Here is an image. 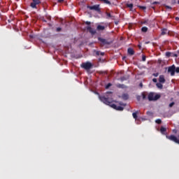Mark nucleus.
I'll use <instances>...</instances> for the list:
<instances>
[{
	"instance_id": "1",
	"label": "nucleus",
	"mask_w": 179,
	"mask_h": 179,
	"mask_svg": "<svg viewBox=\"0 0 179 179\" xmlns=\"http://www.w3.org/2000/svg\"><path fill=\"white\" fill-rule=\"evenodd\" d=\"M99 100H101L104 104H106V106H110L112 108H114V110H117V111L124 110V107L117 106L114 103L111 104V103L113 101V92H107L105 96H99Z\"/></svg>"
},
{
	"instance_id": "2",
	"label": "nucleus",
	"mask_w": 179,
	"mask_h": 179,
	"mask_svg": "<svg viewBox=\"0 0 179 179\" xmlns=\"http://www.w3.org/2000/svg\"><path fill=\"white\" fill-rule=\"evenodd\" d=\"M98 41L99 43L100 47H107V45H110L113 43V41L101 37H98Z\"/></svg>"
},
{
	"instance_id": "3",
	"label": "nucleus",
	"mask_w": 179,
	"mask_h": 179,
	"mask_svg": "<svg viewBox=\"0 0 179 179\" xmlns=\"http://www.w3.org/2000/svg\"><path fill=\"white\" fill-rule=\"evenodd\" d=\"M162 97V95L159 94H156L155 92H150L148 95V99L149 101H156Z\"/></svg>"
},
{
	"instance_id": "4",
	"label": "nucleus",
	"mask_w": 179,
	"mask_h": 179,
	"mask_svg": "<svg viewBox=\"0 0 179 179\" xmlns=\"http://www.w3.org/2000/svg\"><path fill=\"white\" fill-rule=\"evenodd\" d=\"M87 9H90V10H95V12H97L99 15H101V10H100V4H96L94 6H87Z\"/></svg>"
},
{
	"instance_id": "5",
	"label": "nucleus",
	"mask_w": 179,
	"mask_h": 179,
	"mask_svg": "<svg viewBox=\"0 0 179 179\" xmlns=\"http://www.w3.org/2000/svg\"><path fill=\"white\" fill-rule=\"evenodd\" d=\"M81 68L85 69L86 71H89V69H92L93 68V64L90 62H83L80 65Z\"/></svg>"
},
{
	"instance_id": "6",
	"label": "nucleus",
	"mask_w": 179,
	"mask_h": 179,
	"mask_svg": "<svg viewBox=\"0 0 179 179\" xmlns=\"http://www.w3.org/2000/svg\"><path fill=\"white\" fill-rule=\"evenodd\" d=\"M166 139H169V141H171L172 142H175V143H178L179 145V140L177 138V137L174 135L171 136H166Z\"/></svg>"
},
{
	"instance_id": "7",
	"label": "nucleus",
	"mask_w": 179,
	"mask_h": 179,
	"mask_svg": "<svg viewBox=\"0 0 179 179\" xmlns=\"http://www.w3.org/2000/svg\"><path fill=\"white\" fill-rule=\"evenodd\" d=\"M169 73H171V76H174L176 75V66L172 65L168 68Z\"/></svg>"
},
{
	"instance_id": "8",
	"label": "nucleus",
	"mask_w": 179,
	"mask_h": 179,
	"mask_svg": "<svg viewBox=\"0 0 179 179\" xmlns=\"http://www.w3.org/2000/svg\"><path fill=\"white\" fill-rule=\"evenodd\" d=\"M40 3H41V1H34L30 3V6L34 9H37V5H40Z\"/></svg>"
},
{
	"instance_id": "9",
	"label": "nucleus",
	"mask_w": 179,
	"mask_h": 179,
	"mask_svg": "<svg viewBox=\"0 0 179 179\" xmlns=\"http://www.w3.org/2000/svg\"><path fill=\"white\" fill-rule=\"evenodd\" d=\"M94 55L95 57H99V55H101L103 57L104 56V52L94 50Z\"/></svg>"
},
{
	"instance_id": "10",
	"label": "nucleus",
	"mask_w": 179,
	"mask_h": 179,
	"mask_svg": "<svg viewBox=\"0 0 179 179\" xmlns=\"http://www.w3.org/2000/svg\"><path fill=\"white\" fill-rule=\"evenodd\" d=\"M87 31H89L91 34H96V30L92 29V27L88 26L87 27Z\"/></svg>"
},
{
	"instance_id": "11",
	"label": "nucleus",
	"mask_w": 179,
	"mask_h": 179,
	"mask_svg": "<svg viewBox=\"0 0 179 179\" xmlns=\"http://www.w3.org/2000/svg\"><path fill=\"white\" fill-rule=\"evenodd\" d=\"M127 52H128L129 55H135V51L134 50V49L132 48H129L127 49Z\"/></svg>"
},
{
	"instance_id": "12",
	"label": "nucleus",
	"mask_w": 179,
	"mask_h": 179,
	"mask_svg": "<svg viewBox=\"0 0 179 179\" xmlns=\"http://www.w3.org/2000/svg\"><path fill=\"white\" fill-rule=\"evenodd\" d=\"M159 83H165L166 79L164 78V76L163 75L159 76Z\"/></svg>"
},
{
	"instance_id": "13",
	"label": "nucleus",
	"mask_w": 179,
	"mask_h": 179,
	"mask_svg": "<svg viewBox=\"0 0 179 179\" xmlns=\"http://www.w3.org/2000/svg\"><path fill=\"white\" fill-rule=\"evenodd\" d=\"M167 131V129L164 127H161L160 128V132L162 134V135H166V131Z\"/></svg>"
},
{
	"instance_id": "14",
	"label": "nucleus",
	"mask_w": 179,
	"mask_h": 179,
	"mask_svg": "<svg viewBox=\"0 0 179 179\" xmlns=\"http://www.w3.org/2000/svg\"><path fill=\"white\" fill-rule=\"evenodd\" d=\"M116 87H117L118 89H127V86L124 84H117Z\"/></svg>"
},
{
	"instance_id": "15",
	"label": "nucleus",
	"mask_w": 179,
	"mask_h": 179,
	"mask_svg": "<svg viewBox=\"0 0 179 179\" xmlns=\"http://www.w3.org/2000/svg\"><path fill=\"white\" fill-rule=\"evenodd\" d=\"M138 114H139V110H136V112L132 113V116L134 120H136V118H138Z\"/></svg>"
},
{
	"instance_id": "16",
	"label": "nucleus",
	"mask_w": 179,
	"mask_h": 179,
	"mask_svg": "<svg viewBox=\"0 0 179 179\" xmlns=\"http://www.w3.org/2000/svg\"><path fill=\"white\" fill-rule=\"evenodd\" d=\"M122 99L123 100H128V99H129V95H128V94H123L122 95Z\"/></svg>"
},
{
	"instance_id": "17",
	"label": "nucleus",
	"mask_w": 179,
	"mask_h": 179,
	"mask_svg": "<svg viewBox=\"0 0 179 179\" xmlns=\"http://www.w3.org/2000/svg\"><path fill=\"white\" fill-rule=\"evenodd\" d=\"M126 6L127 8H129L130 10H132V9H134V4L133 3H127Z\"/></svg>"
},
{
	"instance_id": "18",
	"label": "nucleus",
	"mask_w": 179,
	"mask_h": 179,
	"mask_svg": "<svg viewBox=\"0 0 179 179\" xmlns=\"http://www.w3.org/2000/svg\"><path fill=\"white\" fill-rule=\"evenodd\" d=\"M165 34H167V29L166 28L162 29L161 36H165Z\"/></svg>"
},
{
	"instance_id": "19",
	"label": "nucleus",
	"mask_w": 179,
	"mask_h": 179,
	"mask_svg": "<svg viewBox=\"0 0 179 179\" xmlns=\"http://www.w3.org/2000/svg\"><path fill=\"white\" fill-rule=\"evenodd\" d=\"M156 86L158 87V89H163V84L162 83H157Z\"/></svg>"
},
{
	"instance_id": "20",
	"label": "nucleus",
	"mask_w": 179,
	"mask_h": 179,
	"mask_svg": "<svg viewBox=\"0 0 179 179\" xmlns=\"http://www.w3.org/2000/svg\"><path fill=\"white\" fill-rule=\"evenodd\" d=\"M96 29H97V30H104V29H106V27L103 25H98Z\"/></svg>"
},
{
	"instance_id": "21",
	"label": "nucleus",
	"mask_w": 179,
	"mask_h": 179,
	"mask_svg": "<svg viewBox=\"0 0 179 179\" xmlns=\"http://www.w3.org/2000/svg\"><path fill=\"white\" fill-rule=\"evenodd\" d=\"M106 19H111V17H113V15H111V13L108 12H106Z\"/></svg>"
},
{
	"instance_id": "22",
	"label": "nucleus",
	"mask_w": 179,
	"mask_h": 179,
	"mask_svg": "<svg viewBox=\"0 0 179 179\" xmlns=\"http://www.w3.org/2000/svg\"><path fill=\"white\" fill-rule=\"evenodd\" d=\"M121 82H124V80H128V77L127 76H123L120 78Z\"/></svg>"
},
{
	"instance_id": "23",
	"label": "nucleus",
	"mask_w": 179,
	"mask_h": 179,
	"mask_svg": "<svg viewBox=\"0 0 179 179\" xmlns=\"http://www.w3.org/2000/svg\"><path fill=\"white\" fill-rule=\"evenodd\" d=\"M146 96H147L146 92H143L142 93L143 100H146V99H147Z\"/></svg>"
},
{
	"instance_id": "24",
	"label": "nucleus",
	"mask_w": 179,
	"mask_h": 179,
	"mask_svg": "<svg viewBox=\"0 0 179 179\" xmlns=\"http://www.w3.org/2000/svg\"><path fill=\"white\" fill-rule=\"evenodd\" d=\"M141 31L143 32V33H146V31H148V27H143L141 28Z\"/></svg>"
},
{
	"instance_id": "25",
	"label": "nucleus",
	"mask_w": 179,
	"mask_h": 179,
	"mask_svg": "<svg viewBox=\"0 0 179 179\" xmlns=\"http://www.w3.org/2000/svg\"><path fill=\"white\" fill-rule=\"evenodd\" d=\"M156 124H162V120L157 119L155 120Z\"/></svg>"
},
{
	"instance_id": "26",
	"label": "nucleus",
	"mask_w": 179,
	"mask_h": 179,
	"mask_svg": "<svg viewBox=\"0 0 179 179\" xmlns=\"http://www.w3.org/2000/svg\"><path fill=\"white\" fill-rule=\"evenodd\" d=\"M166 9H168L169 10H171L172 8L170 6L164 5Z\"/></svg>"
},
{
	"instance_id": "27",
	"label": "nucleus",
	"mask_w": 179,
	"mask_h": 179,
	"mask_svg": "<svg viewBox=\"0 0 179 179\" xmlns=\"http://www.w3.org/2000/svg\"><path fill=\"white\" fill-rule=\"evenodd\" d=\"M111 86H113V85L109 83H108V84L106 85V89H108V88L111 87Z\"/></svg>"
},
{
	"instance_id": "28",
	"label": "nucleus",
	"mask_w": 179,
	"mask_h": 179,
	"mask_svg": "<svg viewBox=\"0 0 179 179\" xmlns=\"http://www.w3.org/2000/svg\"><path fill=\"white\" fill-rule=\"evenodd\" d=\"M104 3H106V5H111V1H104Z\"/></svg>"
},
{
	"instance_id": "29",
	"label": "nucleus",
	"mask_w": 179,
	"mask_h": 179,
	"mask_svg": "<svg viewBox=\"0 0 179 179\" xmlns=\"http://www.w3.org/2000/svg\"><path fill=\"white\" fill-rule=\"evenodd\" d=\"M166 57H171V52H166Z\"/></svg>"
},
{
	"instance_id": "30",
	"label": "nucleus",
	"mask_w": 179,
	"mask_h": 179,
	"mask_svg": "<svg viewBox=\"0 0 179 179\" xmlns=\"http://www.w3.org/2000/svg\"><path fill=\"white\" fill-rule=\"evenodd\" d=\"M58 3H64V5H67L66 1H59Z\"/></svg>"
},
{
	"instance_id": "31",
	"label": "nucleus",
	"mask_w": 179,
	"mask_h": 179,
	"mask_svg": "<svg viewBox=\"0 0 179 179\" xmlns=\"http://www.w3.org/2000/svg\"><path fill=\"white\" fill-rule=\"evenodd\" d=\"M61 30H62V28H61V27H57V28L56 29V31H57V33H59V31H61Z\"/></svg>"
},
{
	"instance_id": "32",
	"label": "nucleus",
	"mask_w": 179,
	"mask_h": 179,
	"mask_svg": "<svg viewBox=\"0 0 179 179\" xmlns=\"http://www.w3.org/2000/svg\"><path fill=\"white\" fill-rule=\"evenodd\" d=\"M142 61H143V62H145V61H146V56L143 55V57H142Z\"/></svg>"
},
{
	"instance_id": "33",
	"label": "nucleus",
	"mask_w": 179,
	"mask_h": 179,
	"mask_svg": "<svg viewBox=\"0 0 179 179\" xmlns=\"http://www.w3.org/2000/svg\"><path fill=\"white\" fill-rule=\"evenodd\" d=\"M139 8L140 9H143V10L146 9V6H140Z\"/></svg>"
},
{
	"instance_id": "34",
	"label": "nucleus",
	"mask_w": 179,
	"mask_h": 179,
	"mask_svg": "<svg viewBox=\"0 0 179 179\" xmlns=\"http://www.w3.org/2000/svg\"><path fill=\"white\" fill-rule=\"evenodd\" d=\"M175 72H176V73H179V67L175 69Z\"/></svg>"
},
{
	"instance_id": "35",
	"label": "nucleus",
	"mask_w": 179,
	"mask_h": 179,
	"mask_svg": "<svg viewBox=\"0 0 179 179\" xmlns=\"http://www.w3.org/2000/svg\"><path fill=\"white\" fill-rule=\"evenodd\" d=\"M120 106H123V107H125L127 106V104H125L122 102H120Z\"/></svg>"
},
{
	"instance_id": "36",
	"label": "nucleus",
	"mask_w": 179,
	"mask_h": 179,
	"mask_svg": "<svg viewBox=\"0 0 179 179\" xmlns=\"http://www.w3.org/2000/svg\"><path fill=\"white\" fill-rule=\"evenodd\" d=\"M157 3H160L159 1H154L152 3V5H157Z\"/></svg>"
},
{
	"instance_id": "37",
	"label": "nucleus",
	"mask_w": 179,
	"mask_h": 179,
	"mask_svg": "<svg viewBox=\"0 0 179 179\" xmlns=\"http://www.w3.org/2000/svg\"><path fill=\"white\" fill-rule=\"evenodd\" d=\"M153 76H155V78H157L159 76V73H154Z\"/></svg>"
},
{
	"instance_id": "38",
	"label": "nucleus",
	"mask_w": 179,
	"mask_h": 179,
	"mask_svg": "<svg viewBox=\"0 0 179 179\" xmlns=\"http://www.w3.org/2000/svg\"><path fill=\"white\" fill-rule=\"evenodd\" d=\"M152 82H154V83H157V78H153Z\"/></svg>"
},
{
	"instance_id": "39",
	"label": "nucleus",
	"mask_w": 179,
	"mask_h": 179,
	"mask_svg": "<svg viewBox=\"0 0 179 179\" xmlns=\"http://www.w3.org/2000/svg\"><path fill=\"white\" fill-rule=\"evenodd\" d=\"M175 103L174 102H171L170 104H169V107L171 108L173 107V106H174Z\"/></svg>"
},
{
	"instance_id": "40",
	"label": "nucleus",
	"mask_w": 179,
	"mask_h": 179,
	"mask_svg": "<svg viewBox=\"0 0 179 179\" xmlns=\"http://www.w3.org/2000/svg\"><path fill=\"white\" fill-rule=\"evenodd\" d=\"M48 20H51V16L48 15L46 16Z\"/></svg>"
},
{
	"instance_id": "41",
	"label": "nucleus",
	"mask_w": 179,
	"mask_h": 179,
	"mask_svg": "<svg viewBox=\"0 0 179 179\" xmlns=\"http://www.w3.org/2000/svg\"><path fill=\"white\" fill-rule=\"evenodd\" d=\"M85 24H88V25H90V22L87 21V22H85Z\"/></svg>"
},
{
	"instance_id": "42",
	"label": "nucleus",
	"mask_w": 179,
	"mask_h": 179,
	"mask_svg": "<svg viewBox=\"0 0 179 179\" xmlns=\"http://www.w3.org/2000/svg\"><path fill=\"white\" fill-rule=\"evenodd\" d=\"M139 86H140L141 87H143V84H142V83H141L140 85H139Z\"/></svg>"
},
{
	"instance_id": "43",
	"label": "nucleus",
	"mask_w": 179,
	"mask_h": 179,
	"mask_svg": "<svg viewBox=\"0 0 179 179\" xmlns=\"http://www.w3.org/2000/svg\"><path fill=\"white\" fill-rule=\"evenodd\" d=\"M176 20H179V17H176Z\"/></svg>"
},
{
	"instance_id": "44",
	"label": "nucleus",
	"mask_w": 179,
	"mask_h": 179,
	"mask_svg": "<svg viewBox=\"0 0 179 179\" xmlns=\"http://www.w3.org/2000/svg\"><path fill=\"white\" fill-rule=\"evenodd\" d=\"M43 22H45V23H47V20H43Z\"/></svg>"
},
{
	"instance_id": "45",
	"label": "nucleus",
	"mask_w": 179,
	"mask_h": 179,
	"mask_svg": "<svg viewBox=\"0 0 179 179\" xmlns=\"http://www.w3.org/2000/svg\"><path fill=\"white\" fill-rule=\"evenodd\" d=\"M151 8H152L153 9H155V6H152Z\"/></svg>"
},
{
	"instance_id": "46",
	"label": "nucleus",
	"mask_w": 179,
	"mask_h": 179,
	"mask_svg": "<svg viewBox=\"0 0 179 179\" xmlns=\"http://www.w3.org/2000/svg\"><path fill=\"white\" fill-rule=\"evenodd\" d=\"M53 5H57V3H53Z\"/></svg>"
},
{
	"instance_id": "47",
	"label": "nucleus",
	"mask_w": 179,
	"mask_h": 179,
	"mask_svg": "<svg viewBox=\"0 0 179 179\" xmlns=\"http://www.w3.org/2000/svg\"><path fill=\"white\" fill-rule=\"evenodd\" d=\"M178 3L179 4V1H178Z\"/></svg>"
},
{
	"instance_id": "48",
	"label": "nucleus",
	"mask_w": 179,
	"mask_h": 179,
	"mask_svg": "<svg viewBox=\"0 0 179 179\" xmlns=\"http://www.w3.org/2000/svg\"><path fill=\"white\" fill-rule=\"evenodd\" d=\"M143 23L145 24V23H146V22H144Z\"/></svg>"
},
{
	"instance_id": "49",
	"label": "nucleus",
	"mask_w": 179,
	"mask_h": 179,
	"mask_svg": "<svg viewBox=\"0 0 179 179\" xmlns=\"http://www.w3.org/2000/svg\"><path fill=\"white\" fill-rule=\"evenodd\" d=\"M125 58V57H123V59Z\"/></svg>"
},
{
	"instance_id": "50",
	"label": "nucleus",
	"mask_w": 179,
	"mask_h": 179,
	"mask_svg": "<svg viewBox=\"0 0 179 179\" xmlns=\"http://www.w3.org/2000/svg\"><path fill=\"white\" fill-rule=\"evenodd\" d=\"M178 138H179V135H178Z\"/></svg>"
}]
</instances>
